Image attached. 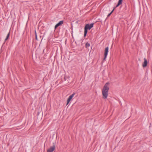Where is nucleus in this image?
<instances>
[{"mask_svg": "<svg viewBox=\"0 0 152 152\" xmlns=\"http://www.w3.org/2000/svg\"><path fill=\"white\" fill-rule=\"evenodd\" d=\"M109 83H106L104 86L103 89H102V93L103 96V98L106 99L107 98L108 95V91L109 89L108 85Z\"/></svg>", "mask_w": 152, "mask_h": 152, "instance_id": "nucleus-1", "label": "nucleus"}, {"mask_svg": "<svg viewBox=\"0 0 152 152\" xmlns=\"http://www.w3.org/2000/svg\"><path fill=\"white\" fill-rule=\"evenodd\" d=\"M94 23H92L90 24H87L85 26L84 28V36L86 37L88 32V29L90 30L93 27Z\"/></svg>", "mask_w": 152, "mask_h": 152, "instance_id": "nucleus-2", "label": "nucleus"}, {"mask_svg": "<svg viewBox=\"0 0 152 152\" xmlns=\"http://www.w3.org/2000/svg\"><path fill=\"white\" fill-rule=\"evenodd\" d=\"M108 49L109 48L108 47H107L105 48L104 53V60L107 57L108 53Z\"/></svg>", "mask_w": 152, "mask_h": 152, "instance_id": "nucleus-3", "label": "nucleus"}, {"mask_svg": "<svg viewBox=\"0 0 152 152\" xmlns=\"http://www.w3.org/2000/svg\"><path fill=\"white\" fill-rule=\"evenodd\" d=\"M55 149L54 144L53 143V146L51 147L49 149L47 150V152H53Z\"/></svg>", "mask_w": 152, "mask_h": 152, "instance_id": "nucleus-4", "label": "nucleus"}, {"mask_svg": "<svg viewBox=\"0 0 152 152\" xmlns=\"http://www.w3.org/2000/svg\"><path fill=\"white\" fill-rule=\"evenodd\" d=\"M75 94V93H73L72 95L69 96V97L67 100L66 105H67L69 104L70 101L72 99V98L74 96Z\"/></svg>", "mask_w": 152, "mask_h": 152, "instance_id": "nucleus-5", "label": "nucleus"}, {"mask_svg": "<svg viewBox=\"0 0 152 152\" xmlns=\"http://www.w3.org/2000/svg\"><path fill=\"white\" fill-rule=\"evenodd\" d=\"M63 22L64 21L63 20L60 21H59L55 26V29H56L58 27L62 25L63 23Z\"/></svg>", "mask_w": 152, "mask_h": 152, "instance_id": "nucleus-6", "label": "nucleus"}, {"mask_svg": "<svg viewBox=\"0 0 152 152\" xmlns=\"http://www.w3.org/2000/svg\"><path fill=\"white\" fill-rule=\"evenodd\" d=\"M144 62H143V63L142 64V66L144 67H145L146 66L147 64V61L146 60V59L144 58Z\"/></svg>", "mask_w": 152, "mask_h": 152, "instance_id": "nucleus-7", "label": "nucleus"}, {"mask_svg": "<svg viewBox=\"0 0 152 152\" xmlns=\"http://www.w3.org/2000/svg\"><path fill=\"white\" fill-rule=\"evenodd\" d=\"M122 0H119L118 3L116 6L115 7H117L118 6H119L122 3Z\"/></svg>", "mask_w": 152, "mask_h": 152, "instance_id": "nucleus-8", "label": "nucleus"}, {"mask_svg": "<svg viewBox=\"0 0 152 152\" xmlns=\"http://www.w3.org/2000/svg\"><path fill=\"white\" fill-rule=\"evenodd\" d=\"M90 46V44L88 42H87L85 45V47L86 48H87L89 47Z\"/></svg>", "mask_w": 152, "mask_h": 152, "instance_id": "nucleus-9", "label": "nucleus"}, {"mask_svg": "<svg viewBox=\"0 0 152 152\" xmlns=\"http://www.w3.org/2000/svg\"><path fill=\"white\" fill-rule=\"evenodd\" d=\"M10 32H9L8 33V34H7L6 38L5 39V41H6L8 39V38L9 37V36H10Z\"/></svg>", "mask_w": 152, "mask_h": 152, "instance_id": "nucleus-10", "label": "nucleus"}, {"mask_svg": "<svg viewBox=\"0 0 152 152\" xmlns=\"http://www.w3.org/2000/svg\"><path fill=\"white\" fill-rule=\"evenodd\" d=\"M116 8V7H114V8H113V10H112V11L111 12H110V13H111V14L113 13V11H114V10L115 9V8Z\"/></svg>", "mask_w": 152, "mask_h": 152, "instance_id": "nucleus-11", "label": "nucleus"}, {"mask_svg": "<svg viewBox=\"0 0 152 152\" xmlns=\"http://www.w3.org/2000/svg\"><path fill=\"white\" fill-rule=\"evenodd\" d=\"M111 13H109L108 15H107V17H109L110 15H111Z\"/></svg>", "mask_w": 152, "mask_h": 152, "instance_id": "nucleus-12", "label": "nucleus"}, {"mask_svg": "<svg viewBox=\"0 0 152 152\" xmlns=\"http://www.w3.org/2000/svg\"><path fill=\"white\" fill-rule=\"evenodd\" d=\"M35 37H36V39L37 40V35H36V36H35Z\"/></svg>", "mask_w": 152, "mask_h": 152, "instance_id": "nucleus-13", "label": "nucleus"}, {"mask_svg": "<svg viewBox=\"0 0 152 152\" xmlns=\"http://www.w3.org/2000/svg\"><path fill=\"white\" fill-rule=\"evenodd\" d=\"M64 79L65 81L66 80V79L65 77L64 78Z\"/></svg>", "mask_w": 152, "mask_h": 152, "instance_id": "nucleus-14", "label": "nucleus"}, {"mask_svg": "<svg viewBox=\"0 0 152 152\" xmlns=\"http://www.w3.org/2000/svg\"><path fill=\"white\" fill-rule=\"evenodd\" d=\"M35 36L36 35H37L36 31H35Z\"/></svg>", "mask_w": 152, "mask_h": 152, "instance_id": "nucleus-15", "label": "nucleus"}, {"mask_svg": "<svg viewBox=\"0 0 152 152\" xmlns=\"http://www.w3.org/2000/svg\"><path fill=\"white\" fill-rule=\"evenodd\" d=\"M35 36L36 35H37L36 31H35Z\"/></svg>", "mask_w": 152, "mask_h": 152, "instance_id": "nucleus-16", "label": "nucleus"}]
</instances>
